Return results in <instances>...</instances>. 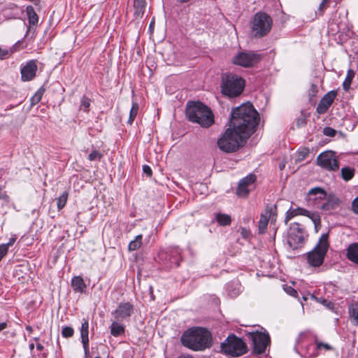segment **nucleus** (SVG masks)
Returning a JSON list of instances; mask_svg holds the SVG:
<instances>
[{
    "label": "nucleus",
    "instance_id": "f257e3e1",
    "mask_svg": "<svg viewBox=\"0 0 358 358\" xmlns=\"http://www.w3.org/2000/svg\"><path fill=\"white\" fill-rule=\"evenodd\" d=\"M259 121V113L251 103H244L234 108L229 127L217 140L219 148L227 153L236 152L255 132Z\"/></svg>",
    "mask_w": 358,
    "mask_h": 358
},
{
    "label": "nucleus",
    "instance_id": "f03ea898",
    "mask_svg": "<svg viewBox=\"0 0 358 358\" xmlns=\"http://www.w3.org/2000/svg\"><path fill=\"white\" fill-rule=\"evenodd\" d=\"M211 335L202 327H196L186 331L181 337L182 344L194 351H201L211 346Z\"/></svg>",
    "mask_w": 358,
    "mask_h": 358
},
{
    "label": "nucleus",
    "instance_id": "7ed1b4c3",
    "mask_svg": "<svg viewBox=\"0 0 358 358\" xmlns=\"http://www.w3.org/2000/svg\"><path fill=\"white\" fill-rule=\"evenodd\" d=\"M187 119L204 128L210 127L214 123V115L207 106L201 102L189 101L186 106Z\"/></svg>",
    "mask_w": 358,
    "mask_h": 358
},
{
    "label": "nucleus",
    "instance_id": "20e7f679",
    "mask_svg": "<svg viewBox=\"0 0 358 358\" xmlns=\"http://www.w3.org/2000/svg\"><path fill=\"white\" fill-rule=\"evenodd\" d=\"M245 80L233 73H224L222 76L221 92L228 97L239 96L245 87Z\"/></svg>",
    "mask_w": 358,
    "mask_h": 358
},
{
    "label": "nucleus",
    "instance_id": "39448f33",
    "mask_svg": "<svg viewBox=\"0 0 358 358\" xmlns=\"http://www.w3.org/2000/svg\"><path fill=\"white\" fill-rule=\"evenodd\" d=\"M251 36L260 38L266 36L273 26L272 18L266 13L257 12L250 22Z\"/></svg>",
    "mask_w": 358,
    "mask_h": 358
},
{
    "label": "nucleus",
    "instance_id": "423d86ee",
    "mask_svg": "<svg viewBox=\"0 0 358 358\" xmlns=\"http://www.w3.org/2000/svg\"><path fill=\"white\" fill-rule=\"evenodd\" d=\"M329 246L328 234H323L315 247L307 253L308 263L314 267L322 265Z\"/></svg>",
    "mask_w": 358,
    "mask_h": 358
},
{
    "label": "nucleus",
    "instance_id": "0eeeda50",
    "mask_svg": "<svg viewBox=\"0 0 358 358\" xmlns=\"http://www.w3.org/2000/svg\"><path fill=\"white\" fill-rule=\"evenodd\" d=\"M304 228L299 223H292L287 232V243L293 249H298L303 246L306 237Z\"/></svg>",
    "mask_w": 358,
    "mask_h": 358
},
{
    "label": "nucleus",
    "instance_id": "6e6552de",
    "mask_svg": "<svg viewBox=\"0 0 358 358\" xmlns=\"http://www.w3.org/2000/svg\"><path fill=\"white\" fill-rule=\"evenodd\" d=\"M222 350L232 356H241L246 352V345L242 339L229 336L221 345Z\"/></svg>",
    "mask_w": 358,
    "mask_h": 358
},
{
    "label": "nucleus",
    "instance_id": "1a4fd4ad",
    "mask_svg": "<svg viewBox=\"0 0 358 358\" xmlns=\"http://www.w3.org/2000/svg\"><path fill=\"white\" fill-rule=\"evenodd\" d=\"M248 337L252 343V350L254 353L262 354L270 344L268 334L264 331H252L248 334Z\"/></svg>",
    "mask_w": 358,
    "mask_h": 358
},
{
    "label": "nucleus",
    "instance_id": "9d476101",
    "mask_svg": "<svg viewBox=\"0 0 358 358\" xmlns=\"http://www.w3.org/2000/svg\"><path fill=\"white\" fill-rule=\"evenodd\" d=\"M277 219V207L275 205H267L260 215L258 224L259 234H263L266 232L269 220L275 222Z\"/></svg>",
    "mask_w": 358,
    "mask_h": 358
},
{
    "label": "nucleus",
    "instance_id": "9b49d317",
    "mask_svg": "<svg viewBox=\"0 0 358 358\" xmlns=\"http://www.w3.org/2000/svg\"><path fill=\"white\" fill-rule=\"evenodd\" d=\"M317 164L328 171H336L339 169V164L332 151H326L320 154L317 157Z\"/></svg>",
    "mask_w": 358,
    "mask_h": 358
},
{
    "label": "nucleus",
    "instance_id": "f8f14e48",
    "mask_svg": "<svg viewBox=\"0 0 358 358\" xmlns=\"http://www.w3.org/2000/svg\"><path fill=\"white\" fill-rule=\"evenodd\" d=\"M261 60V56L254 52H238L232 59L233 64L243 67H250L257 64Z\"/></svg>",
    "mask_w": 358,
    "mask_h": 358
},
{
    "label": "nucleus",
    "instance_id": "ddd939ff",
    "mask_svg": "<svg viewBox=\"0 0 358 358\" xmlns=\"http://www.w3.org/2000/svg\"><path fill=\"white\" fill-rule=\"evenodd\" d=\"M297 215H303L309 217L315 226L320 223V217L317 213L310 212L305 208L299 207L296 208H289L287 211L285 218V224H287L294 217Z\"/></svg>",
    "mask_w": 358,
    "mask_h": 358
},
{
    "label": "nucleus",
    "instance_id": "4468645a",
    "mask_svg": "<svg viewBox=\"0 0 358 358\" xmlns=\"http://www.w3.org/2000/svg\"><path fill=\"white\" fill-rule=\"evenodd\" d=\"M257 177L255 174L250 173L242 178L238 182L236 194L238 196H247L249 192L255 187V182Z\"/></svg>",
    "mask_w": 358,
    "mask_h": 358
},
{
    "label": "nucleus",
    "instance_id": "2eb2a0df",
    "mask_svg": "<svg viewBox=\"0 0 358 358\" xmlns=\"http://www.w3.org/2000/svg\"><path fill=\"white\" fill-rule=\"evenodd\" d=\"M38 66L36 61L31 59L28 61L20 70L21 79L24 81H30L33 80L36 74Z\"/></svg>",
    "mask_w": 358,
    "mask_h": 358
},
{
    "label": "nucleus",
    "instance_id": "dca6fc26",
    "mask_svg": "<svg viewBox=\"0 0 358 358\" xmlns=\"http://www.w3.org/2000/svg\"><path fill=\"white\" fill-rule=\"evenodd\" d=\"M134 312V306L129 302L120 303L117 308L112 313L116 320L129 318Z\"/></svg>",
    "mask_w": 358,
    "mask_h": 358
},
{
    "label": "nucleus",
    "instance_id": "f3484780",
    "mask_svg": "<svg viewBox=\"0 0 358 358\" xmlns=\"http://www.w3.org/2000/svg\"><path fill=\"white\" fill-rule=\"evenodd\" d=\"M26 13L27 15L29 27L27 31V34L32 33L31 37L35 36V27L37 26L38 22V16L36 14L34 7L32 6H28L26 8Z\"/></svg>",
    "mask_w": 358,
    "mask_h": 358
},
{
    "label": "nucleus",
    "instance_id": "a211bd4d",
    "mask_svg": "<svg viewBox=\"0 0 358 358\" xmlns=\"http://www.w3.org/2000/svg\"><path fill=\"white\" fill-rule=\"evenodd\" d=\"M336 96L335 91H330L327 93L320 100L317 107V112L320 114L324 113L331 106Z\"/></svg>",
    "mask_w": 358,
    "mask_h": 358
},
{
    "label": "nucleus",
    "instance_id": "6ab92c4d",
    "mask_svg": "<svg viewBox=\"0 0 358 358\" xmlns=\"http://www.w3.org/2000/svg\"><path fill=\"white\" fill-rule=\"evenodd\" d=\"M89 322L87 320H83L80 327L81 342L83 345L85 357L89 356Z\"/></svg>",
    "mask_w": 358,
    "mask_h": 358
},
{
    "label": "nucleus",
    "instance_id": "aec40b11",
    "mask_svg": "<svg viewBox=\"0 0 358 358\" xmlns=\"http://www.w3.org/2000/svg\"><path fill=\"white\" fill-rule=\"evenodd\" d=\"M308 196L309 201H313L315 204H320L321 201L326 199L327 193L321 187H315L309 190Z\"/></svg>",
    "mask_w": 358,
    "mask_h": 358
},
{
    "label": "nucleus",
    "instance_id": "412c9836",
    "mask_svg": "<svg viewBox=\"0 0 358 358\" xmlns=\"http://www.w3.org/2000/svg\"><path fill=\"white\" fill-rule=\"evenodd\" d=\"M327 200L320 205V208L323 210L329 211L336 209L340 204L339 199L334 194H329L326 197Z\"/></svg>",
    "mask_w": 358,
    "mask_h": 358
},
{
    "label": "nucleus",
    "instance_id": "4be33fe9",
    "mask_svg": "<svg viewBox=\"0 0 358 358\" xmlns=\"http://www.w3.org/2000/svg\"><path fill=\"white\" fill-rule=\"evenodd\" d=\"M71 286L73 290L78 293H83L87 287L83 278L80 275L75 276L71 279Z\"/></svg>",
    "mask_w": 358,
    "mask_h": 358
},
{
    "label": "nucleus",
    "instance_id": "5701e85b",
    "mask_svg": "<svg viewBox=\"0 0 358 358\" xmlns=\"http://www.w3.org/2000/svg\"><path fill=\"white\" fill-rule=\"evenodd\" d=\"M227 294L231 297H236L241 292V285L238 282H231L226 286Z\"/></svg>",
    "mask_w": 358,
    "mask_h": 358
},
{
    "label": "nucleus",
    "instance_id": "b1692460",
    "mask_svg": "<svg viewBox=\"0 0 358 358\" xmlns=\"http://www.w3.org/2000/svg\"><path fill=\"white\" fill-rule=\"evenodd\" d=\"M347 257L351 262L358 264V243L349 245L347 249Z\"/></svg>",
    "mask_w": 358,
    "mask_h": 358
},
{
    "label": "nucleus",
    "instance_id": "393cba45",
    "mask_svg": "<svg viewBox=\"0 0 358 358\" xmlns=\"http://www.w3.org/2000/svg\"><path fill=\"white\" fill-rule=\"evenodd\" d=\"M145 0H134V15L136 17H142L146 7Z\"/></svg>",
    "mask_w": 358,
    "mask_h": 358
},
{
    "label": "nucleus",
    "instance_id": "a878e982",
    "mask_svg": "<svg viewBox=\"0 0 358 358\" xmlns=\"http://www.w3.org/2000/svg\"><path fill=\"white\" fill-rule=\"evenodd\" d=\"M349 314L353 325L358 324V303H352L349 306Z\"/></svg>",
    "mask_w": 358,
    "mask_h": 358
},
{
    "label": "nucleus",
    "instance_id": "bb28decb",
    "mask_svg": "<svg viewBox=\"0 0 358 358\" xmlns=\"http://www.w3.org/2000/svg\"><path fill=\"white\" fill-rule=\"evenodd\" d=\"M124 333V327L117 322H112L111 324V326H110V334L113 336H119L122 334H123Z\"/></svg>",
    "mask_w": 358,
    "mask_h": 358
},
{
    "label": "nucleus",
    "instance_id": "cd10ccee",
    "mask_svg": "<svg viewBox=\"0 0 358 358\" xmlns=\"http://www.w3.org/2000/svg\"><path fill=\"white\" fill-rule=\"evenodd\" d=\"M215 219L217 223L221 226H228L230 225L231 222V216L227 214L217 213Z\"/></svg>",
    "mask_w": 358,
    "mask_h": 358
},
{
    "label": "nucleus",
    "instance_id": "c85d7f7f",
    "mask_svg": "<svg viewBox=\"0 0 358 358\" xmlns=\"http://www.w3.org/2000/svg\"><path fill=\"white\" fill-rule=\"evenodd\" d=\"M143 236L139 234L135 237V238L130 241L128 245V250L129 251H134L138 250L142 245Z\"/></svg>",
    "mask_w": 358,
    "mask_h": 358
},
{
    "label": "nucleus",
    "instance_id": "c756f323",
    "mask_svg": "<svg viewBox=\"0 0 358 358\" xmlns=\"http://www.w3.org/2000/svg\"><path fill=\"white\" fill-rule=\"evenodd\" d=\"M138 109H139V106H138V103L133 102L130 112H129V119L127 121V123L129 124H131L133 123L134 120H135V118L138 114Z\"/></svg>",
    "mask_w": 358,
    "mask_h": 358
},
{
    "label": "nucleus",
    "instance_id": "7c9ffc66",
    "mask_svg": "<svg viewBox=\"0 0 358 358\" xmlns=\"http://www.w3.org/2000/svg\"><path fill=\"white\" fill-rule=\"evenodd\" d=\"M355 77V72L352 69H349L348 71V73H347V75H346V77H345V79L343 83V89L345 90H348L350 87V85H351V83H352V79L354 78Z\"/></svg>",
    "mask_w": 358,
    "mask_h": 358
},
{
    "label": "nucleus",
    "instance_id": "2f4dec72",
    "mask_svg": "<svg viewBox=\"0 0 358 358\" xmlns=\"http://www.w3.org/2000/svg\"><path fill=\"white\" fill-rule=\"evenodd\" d=\"M69 194L66 191H64L58 198L57 201V206L59 210L62 209L67 201Z\"/></svg>",
    "mask_w": 358,
    "mask_h": 358
},
{
    "label": "nucleus",
    "instance_id": "473e14b6",
    "mask_svg": "<svg viewBox=\"0 0 358 358\" xmlns=\"http://www.w3.org/2000/svg\"><path fill=\"white\" fill-rule=\"evenodd\" d=\"M354 169L349 167H344L341 169V176L343 180L348 181L354 176Z\"/></svg>",
    "mask_w": 358,
    "mask_h": 358
},
{
    "label": "nucleus",
    "instance_id": "72a5a7b5",
    "mask_svg": "<svg viewBox=\"0 0 358 358\" xmlns=\"http://www.w3.org/2000/svg\"><path fill=\"white\" fill-rule=\"evenodd\" d=\"M44 90L42 89H39L34 94L31 96L30 101L31 105L34 106L37 104L41 100L43 96Z\"/></svg>",
    "mask_w": 358,
    "mask_h": 358
},
{
    "label": "nucleus",
    "instance_id": "f704fd0d",
    "mask_svg": "<svg viewBox=\"0 0 358 358\" xmlns=\"http://www.w3.org/2000/svg\"><path fill=\"white\" fill-rule=\"evenodd\" d=\"M90 103L91 100L88 97L83 96L80 100V109L83 110L85 112H88L90 106Z\"/></svg>",
    "mask_w": 358,
    "mask_h": 358
},
{
    "label": "nucleus",
    "instance_id": "c9c22d12",
    "mask_svg": "<svg viewBox=\"0 0 358 358\" xmlns=\"http://www.w3.org/2000/svg\"><path fill=\"white\" fill-rule=\"evenodd\" d=\"M74 334V330L71 327H64L62 329V335L64 338H70L73 336Z\"/></svg>",
    "mask_w": 358,
    "mask_h": 358
},
{
    "label": "nucleus",
    "instance_id": "e433bc0d",
    "mask_svg": "<svg viewBox=\"0 0 358 358\" xmlns=\"http://www.w3.org/2000/svg\"><path fill=\"white\" fill-rule=\"evenodd\" d=\"M329 0H322L320 3L317 13L319 15H322L324 10L329 6Z\"/></svg>",
    "mask_w": 358,
    "mask_h": 358
},
{
    "label": "nucleus",
    "instance_id": "4c0bfd02",
    "mask_svg": "<svg viewBox=\"0 0 358 358\" xmlns=\"http://www.w3.org/2000/svg\"><path fill=\"white\" fill-rule=\"evenodd\" d=\"M101 157V153L97 150L92 151L88 156L90 161L100 160Z\"/></svg>",
    "mask_w": 358,
    "mask_h": 358
},
{
    "label": "nucleus",
    "instance_id": "58836bf2",
    "mask_svg": "<svg viewBox=\"0 0 358 358\" xmlns=\"http://www.w3.org/2000/svg\"><path fill=\"white\" fill-rule=\"evenodd\" d=\"M315 343H316L317 350H320L321 348H324L326 350H332V347L330 345H329L328 343H324L321 341H319L318 340H315Z\"/></svg>",
    "mask_w": 358,
    "mask_h": 358
},
{
    "label": "nucleus",
    "instance_id": "ea45409f",
    "mask_svg": "<svg viewBox=\"0 0 358 358\" xmlns=\"http://www.w3.org/2000/svg\"><path fill=\"white\" fill-rule=\"evenodd\" d=\"M319 301L322 303L324 306H325L327 308L332 310L334 308V303L324 299H320Z\"/></svg>",
    "mask_w": 358,
    "mask_h": 358
},
{
    "label": "nucleus",
    "instance_id": "a19ab883",
    "mask_svg": "<svg viewBox=\"0 0 358 358\" xmlns=\"http://www.w3.org/2000/svg\"><path fill=\"white\" fill-rule=\"evenodd\" d=\"M284 290L290 296H296L297 295V292L291 286L285 285L284 287Z\"/></svg>",
    "mask_w": 358,
    "mask_h": 358
},
{
    "label": "nucleus",
    "instance_id": "79ce46f5",
    "mask_svg": "<svg viewBox=\"0 0 358 358\" xmlns=\"http://www.w3.org/2000/svg\"><path fill=\"white\" fill-rule=\"evenodd\" d=\"M323 133L324 135L330 137H333L336 135V131L331 127H325L324 129Z\"/></svg>",
    "mask_w": 358,
    "mask_h": 358
},
{
    "label": "nucleus",
    "instance_id": "37998d69",
    "mask_svg": "<svg viewBox=\"0 0 358 358\" xmlns=\"http://www.w3.org/2000/svg\"><path fill=\"white\" fill-rule=\"evenodd\" d=\"M8 251V248H7V245H0V259H2L3 257L7 254Z\"/></svg>",
    "mask_w": 358,
    "mask_h": 358
},
{
    "label": "nucleus",
    "instance_id": "c03bdc74",
    "mask_svg": "<svg viewBox=\"0 0 358 358\" xmlns=\"http://www.w3.org/2000/svg\"><path fill=\"white\" fill-rule=\"evenodd\" d=\"M9 56H10V52L8 50L0 48V59H1L7 58Z\"/></svg>",
    "mask_w": 358,
    "mask_h": 358
},
{
    "label": "nucleus",
    "instance_id": "a18cd8bd",
    "mask_svg": "<svg viewBox=\"0 0 358 358\" xmlns=\"http://www.w3.org/2000/svg\"><path fill=\"white\" fill-rule=\"evenodd\" d=\"M143 171L145 174H146L149 177H150L152 176V171L151 168L148 165L143 166Z\"/></svg>",
    "mask_w": 358,
    "mask_h": 358
},
{
    "label": "nucleus",
    "instance_id": "49530a36",
    "mask_svg": "<svg viewBox=\"0 0 358 358\" xmlns=\"http://www.w3.org/2000/svg\"><path fill=\"white\" fill-rule=\"evenodd\" d=\"M352 208L354 213L358 214V196H357L352 201Z\"/></svg>",
    "mask_w": 358,
    "mask_h": 358
},
{
    "label": "nucleus",
    "instance_id": "de8ad7c7",
    "mask_svg": "<svg viewBox=\"0 0 358 358\" xmlns=\"http://www.w3.org/2000/svg\"><path fill=\"white\" fill-rule=\"evenodd\" d=\"M16 238L15 237H11L9 239V241L7 243H4L5 245H7V248H8L9 246H11L14 244L15 242Z\"/></svg>",
    "mask_w": 358,
    "mask_h": 358
},
{
    "label": "nucleus",
    "instance_id": "09e8293b",
    "mask_svg": "<svg viewBox=\"0 0 358 358\" xmlns=\"http://www.w3.org/2000/svg\"><path fill=\"white\" fill-rule=\"evenodd\" d=\"M310 91L313 93V94H315V92H317V86L316 85H311V88H310Z\"/></svg>",
    "mask_w": 358,
    "mask_h": 358
},
{
    "label": "nucleus",
    "instance_id": "8fccbe9b",
    "mask_svg": "<svg viewBox=\"0 0 358 358\" xmlns=\"http://www.w3.org/2000/svg\"><path fill=\"white\" fill-rule=\"evenodd\" d=\"M285 165H286V162L285 161H282L281 162H280L279 164V169L280 170H283L285 167Z\"/></svg>",
    "mask_w": 358,
    "mask_h": 358
},
{
    "label": "nucleus",
    "instance_id": "3c124183",
    "mask_svg": "<svg viewBox=\"0 0 358 358\" xmlns=\"http://www.w3.org/2000/svg\"><path fill=\"white\" fill-rule=\"evenodd\" d=\"M7 323L6 322H1L0 323V331L5 329L7 327Z\"/></svg>",
    "mask_w": 358,
    "mask_h": 358
},
{
    "label": "nucleus",
    "instance_id": "603ef678",
    "mask_svg": "<svg viewBox=\"0 0 358 358\" xmlns=\"http://www.w3.org/2000/svg\"><path fill=\"white\" fill-rule=\"evenodd\" d=\"M44 348V347L41 344V343H37L36 344V349L39 351H41L43 350Z\"/></svg>",
    "mask_w": 358,
    "mask_h": 358
},
{
    "label": "nucleus",
    "instance_id": "864d4df0",
    "mask_svg": "<svg viewBox=\"0 0 358 358\" xmlns=\"http://www.w3.org/2000/svg\"><path fill=\"white\" fill-rule=\"evenodd\" d=\"M178 358H194L192 356H190L189 355H182L178 357Z\"/></svg>",
    "mask_w": 358,
    "mask_h": 358
},
{
    "label": "nucleus",
    "instance_id": "5fc2aeb1",
    "mask_svg": "<svg viewBox=\"0 0 358 358\" xmlns=\"http://www.w3.org/2000/svg\"><path fill=\"white\" fill-rule=\"evenodd\" d=\"M305 124V122H304V120H299L297 121V125H298V126L302 125V124Z\"/></svg>",
    "mask_w": 358,
    "mask_h": 358
},
{
    "label": "nucleus",
    "instance_id": "6e6d98bb",
    "mask_svg": "<svg viewBox=\"0 0 358 358\" xmlns=\"http://www.w3.org/2000/svg\"><path fill=\"white\" fill-rule=\"evenodd\" d=\"M190 1L191 0H177V1L180 3H187V2Z\"/></svg>",
    "mask_w": 358,
    "mask_h": 358
},
{
    "label": "nucleus",
    "instance_id": "4d7b16f0",
    "mask_svg": "<svg viewBox=\"0 0 358 358\" xmlns=\"http://www.w3.org/2000/svg\"><path fill=\"white\" fill-rule=\"evenodd\" d=\"M34 348V343H30L29 344V349L31 350H32Z\"/></svg>",
    "mask_w": 358,
    "mask_h": 358
},
{
    "label": "nucleus",
    "instance_id": "13d9d810",
    "mask_svg": "<svg viewBox=\"0 0 358 358\" xmlns=\"http://www.w3.org/2000/svg\"><path fill=\"white\" fill-rule=\"evenodd\" d=\"M27 330L28 331H31V327H27Z\"/></svg>",
    "mask_w": 358,
    "mask_h": 358
},
{
    "label": "nucleus",
    "instance_id": "bf43d9fd",
    "mask_svg": "<svg viewBox=\"0 0 358 358\" xmlns=\"http://www.w3.org/2000/svg\"><path fill=\"white\" fill-rule=\"evenodd\" d=\"M153 25H154V22H152L150 24V28H152L153 27Z\"/></svg>",
    "mask_w": 358,
    "mask_h": 358
},
{
    "label": "nucleus",
    "instance_id": "052dcab7",
    "mask_svg": "<svg viewBox=\"0 0 358 358\" xmlns=\"http://www.w3.org/2000/svg\"><path fill=\"white\" fill-rule=\"evenodd\" d=\"M94 358H101V357L99 356H97V357H95Z\"/></svg>",
    "mask_w": 358,
    "mask_h": 358
},
{
    "label": "nucleus",
    "instance_id": "680f3d73",
    "mask_svg": "<svg viewBox=\"0 0 358 358\" xmlns=\"http://www.w3.org/2000/svg\"><path fill=\"white\" fill-rule=\"evenodd\" d=\"M111 358H113V357H111Z\"/></svg>",
    "mask_w": 358,
    "mask_h": 358
}]
</instances>
